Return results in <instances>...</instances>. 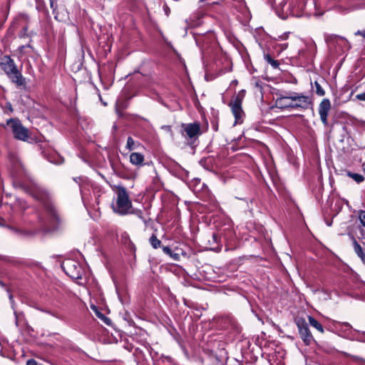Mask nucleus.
<instances>
[{"mask_svg":"<svg viewBox=\"0 0 365 365\" xmlns=\"http://www.w3.org/2000/svg\"><path fill=\"white\" fill-rule=\"evenodd\" d=\"M116 193V205L113 207L114 212L121 215L131 213L132 202L125 188L118 187Z\"/></svg>","mask_w":365,"mask_h":365,"instance_id":"f257e3e1","label":"nucleus"},{"mask_svg":"<svg viewBox=\"0 0 365 365\" xmlns=\"http://www.w3.org/2000/svg\"><path fill=\"white\" fill-rule=\"evenodd\" d=\"M0 66L11 81L17 86H22L24 84V78L21 73L17 70L14 61L9 56H4L1 60Z\"/></svg>","mask_w":365,"mask_h":365,"instance_id":"f03ea898","label":"nucleus"},{"mask_svg":"<svg viewBox=\"0 0 365 365\" xmlns=\"http://www.w3.org/2000/svg\"><path fill=\"white\" fill-rule=\"evenodd\" d=\"M283 100L290 101V102L287 103V106L291 108H301L307 109L312 103V101L308 96L298 93H294L289 96L284 97L283 98Z\"/></svg>","mask_w":365,"mask_h":365,"instance_id":"7ed1b4c3","label":"nucleus"},{"mask_svg":"<svg viewBox=\"0 0 365 365\" xmlns=\"http://www.w3.org/2000/svg\"><path fill=\"white\" fill-rule=\"evenodd\" d=\"M7 125L11 128L14 137L23 141L28 140L29 130L27 128L24 127L22 124L15 119H10L7 121Z\"/></svg>","mask_w":365,"mask_h":365,"instance_id":"20e7f679","label":"nucleus"},{"mask_svg":"<svg viewBox=\"0 0 365 365\" xmlns=\"http://www.w3.org/2000/svg\"><path fill=\"white\" fill-rule=\"evenodd\" d=\"M229 106L231 107L232 114L235 118V124L240 123L242 118L244 115V112L242 109V98L237 96L233 98Z\"/></svg>","mask_w":365,"mask_h":365,"instance_id":"39448f33","label":"nucleus"},{"mask_svg":"<svg viewBox=\"0 0 365 365\" xmlns=\"http://www.w3.org/2000/svg\"><path fill=\"white\" fill-rule=\"evenodd\" d=\"M182 134L190 138L197 137L200 134L199 123H182L181 125Z\"/></svg>","mask_w":365,"mask_h":365,"instance_id":"423d86ee","label":"nucleus"},{"mask_svg":"<svg viewBox=\"0 0 365 365\" xmlns=\"http://www.w3.org/2000/svg\"><path fill=\"white\" fill-rule=\"evenodd\" d=\"M331 110V102L327 98H324L319 106L320 119L324 125L328 124V115Z\"/></svg>","mask_w":365,"mask_h":365,"instance_id":"0eeeda50","label":"nucleus"},{"mask_svg":"<svg viewBox=\"0 0 365 365\" xmlns=\"http://www.w3.org/2000/svg\"><path fill=\"white\" fill-rule=\"evenodd\" d=\"M301 338L307 345H309L313 341V336L304 322L297 324Z\"/></svg>","mask_w":365,"mask_h":365,"instance_id":"6e6552de","label":"nucleus"},{"mask_svg":"<svg viewBox=\"0 0 365 365\" xmlns=\"http://www.w3.org/2000/svg\"><path fill=\"white\" fill-rule=\"evenodd\" d=\"M144 156L139 153H132L130 155V162L136 166H140L143 164Z\"/></svg>","mask_w":365,"mask_h":365,"instance_id":"1a4fd4ad","label":"nucleus"},{"mask_svg":"<svg viewBox=\"0 0 365 365\" xmlns=\"http://www.w3.org/2000/svg\"><path fill=\"white\" fill-rule=\"evenodd\" d=\"M351 239L353 240L354 252L361 259L362 262L365 264V252H363L361 247L353 236H351Z\"/></svg>","mask_w":365,"mask_h":365,"instance_id":"9d476101","label":"nucleus"},{"mask_svg":"<svg viewBox=\"0 0 365 365\" xmlns=\"http://www.w3.org/2000/svg\"><path fill=\"white\" fill-rule=\"evenodd\" d=\"M327 41H329L330 43H339L341 45H345V44H348V41H346V39H345L343 37H341V36H330L327 38Z\"/></svg>","mask_w":365,"mask_h":365,"instance_id":"9b49d317","label":"nucleus"},{"mask_svg":"<svg viewBox=\"0 0 365 365\" xmlns=\"http://www.w3.org/2000/svg\"><path fill=\"white\" fill-rule=\"evenodd\" d=\"M308 319H309V322L310 324V325L313 327H314L315 329H317L319 331H320L321 333H323L324 332V329H323V327L322 326V324L318 322L317 321L314 317H308Z\"/></svg>","mask_w":365,"mask_h":365,"instance_id":"f8f14e48","label":"nucleus"},{"mask_svg":"<svg viewBox=\"0 0 365 365\" xmlns=\"http://www.w3.org/2000/svg\"><path fill=\"white\" fill-rule=\"evenodd\" d=\"M47 210L51 217L56 222H58L60 221L59 217L57 214V212L55 207L52 205H48L47 207Z\"/></svg>","mask_w":365,"mask_h":365,"instance_id":"ddd939ff","label":"nucleus"},{"mask_svg":"<svg viewBox=\"0 0 365 365\" xmlns=\"http://www.w3.org/2000/svg\"><path fill=\"white\" fill-rule=\"evenodd\" d=\"M347 175L358 183L361 182L364 180V176L361 174L352 173L349 172Z\"/></svg>","mask_w":365,"mask_h":365,"instance_id":"4468645a","label":"nucleus"},{"mask_svg":"<svg viewBox=\"0 0 365 365\" xmlns=\"http://www.w3.org/2000/svg\"><path fill=\"white\" fill-rule=\"evenodd\" d=\"M150 243L154 249H157L160 246L161 242L155 235H153L150 238Z\"/></svg>","mask_w":365,"mask_h":365,"instance_id":"2eb2a0df","label":"nucleus"},{"mask_svg":"<svg viewBox=\"0 0 365 365\" xmlns=\"http://www.w3.org/2000/svg\"><path fill=\"white\" fill-rule=\"evenodd\" d=\"M264 59L267 61V63L271 64V66L273 68H277L279 66V63L277 61L274 60L269 55H265Z\"/></svg>","mask_w":365,"mask_h":365,"instance_id":"dca6fc26","label":"nucleus"},{"mask_svg":"<svg viewBox=\"0 0 365 365\" xmlns=\"http://www.w3.org/2000/svg\"><path fill=\"white\" fill-rule=\"evenodd\" d=\"M314 86H315V88H316V93H317V94L318 96H324L325 92H324V89L322 88V86H320V84L317 81L314 82Z\"/></svg>","mask_w":365,"mask_h":365,"instance_id":"f3484780","label":"nucleus"},{"mask_svg":"<svg viewBox=\"0 0 365 365\" xmlns=\"http://www.w3.org/2000/svg\"><path fill=\"white\" fill-rule=\"evenodd\" d=\"M126 148L129 150H134L135 148V141L131 137H128L126 143Z\"/></svg>","mask_w":365,"mask_h":365,"instance_id":"a211bd4d","label":"nucleus"},{"mask_svg":"<svg viewBox=\"0 0 365 365\" xmlns=\"http://www.w3.org/2000/svg\"><path fill=\"white\" fill-rule=\"evenodd\" d=\"M121 240L124 244L128 243L130 242L129 235L126 232L122 233Z\"/></svg>","mask_w":365,"mask_h":365,"instance_id":"6ab92c4d","label":"nucleus"},{"mask_svg":"<svg viewBox=\"0 0 365 365\" xmlns=\"http://www.w3.org/2000/svg\"><path fill=\"white\" fill-rule=\"evenodd\" d=\"M359 217L361 223L365 227V211L361 210Z\"/></svg>","mask_w":365,"mask_h":365,"instance_id":"aec40b11","label":"nucleus"},{"mask_svg":"<svg viewBox=\"0 0 365 365\" xmlns=\"http://www.w3.org/2000/svg\"><path fill=\"white\" fill-rule=\"evenodd\" d=\"M91 308L96 312V314L98 316V318L102 319L106 318V317L98 310L96 307L91 306Z\"/></svg>","mask_w":365,"mask_h":365,"instance_id":"412c9836","label":"nucleus"},{"mask_svg":"<svg viewBox=\"0 0 365 365\" xmlns=\"http://www.w3.org/2000/svg\"><path fill=\"white\" fill-rule=\"evenodd\" d=\"M26 365H37V362L34 359H29L27 361Z\"/></svg>","mask_w":365,"mask_h":365,"instance_id":"4be33fe9","label":"nucleus"},{"mask_svg":"<svg viewBox=\"0 0 365 365\" xmlns=\"http://www.w3.org/2000/svg\"><path fill=\"white\" fill-rule=\"evenodd\" d=\"M355 35L356 36H361L365 38V31H357L355 33Z\"/></svg>","mask_w":365,"mask_h":365,"instance_id":"5701e85b","label":"nucleus"},{"mask_svg":"<svg viewBox=\"0 0 365 365\" xmlns=\"http://www.w3.org/2000/svg\"><path fill=\"white\" fill-rule=\"evenodd\" d=\"M357 98L365 101V93L357 95Z\"/></svg>","mask_w":365,"mask_h":365,"instance_id":"b1692460","label":"nucleus"},{"mask_svg":"<svg viewBox=\"0 0 365 365\" xmlns=\"http://www.w3.org/2000/svg\"><path fill=\"white\" fill-rule=\"evenodd\" d=\"M115 110H116V113H117L119 115H121V113H120V107H119L118 103H117V104H116V106H115Z\"/></svg>","mask_w":365,"mask_h":365,"instance_id":"393cba45","label":"nucleus"},{"mask_svg":"<svg viewBox=\"0 0 365 365\" xmlns=\"http://www.w3.org/2000/svg\"><path fill=\"white\" fill-rule=\"evenodd\" d=\"M50 4H51V7L55 10L56 9V6H54V0H50Z\"/></svg>","mask_w":365,"mask_h":365,"instance_id":"a878e982","label":"nucleus"},{"mask_svg":"<svg viewBox=\"0 0 365 365\" xmlns=\"http://www.w3.org/2000/svg\"><path fill=\"white\" fill-rule=\"evenodd\" d=\"M163 251L165 252V253H169L170 252V249L168 247H163Z\"/></svg>","mask_w":365,"mask_h":365,"instance_id":"bb28decb","label":"nucleus"},{"mask_svg":"<svg viewBox=\"0 0 365 365\" xmlns=\"http://www.w3.org/2000/svg\"><path fill=\"white\" fill-rule=\"evenodd\" d=\"M103 321H104L107 324H109V322H110V319H108L107 317H106V318L103 319Z\"/></svg>","mask_w":365,"mask_h":365,"instance_id":"cd10ccee","label":"nucleus"},{"mask_svg":"<svg viewBox=\"0 0 365 365\" xmlns=\"http://www.w3.org/2000/svg\"><path fill=\"white\" fill-rule=\"evenodd\" d=\"M360 233H361V235L362 236H363V235H364V233H365L364 230V229H361V230H360Z\"/></svg>","mask_w":365,"mask_h":365,"instance_id":"c85d7f7f","label":"nucleus"},{"mask_svg":"<svg viewBox=\"0 0 365 365\" xmlns=\"http://www.w3.org/2000/svg\"><path fill=\"white\" fill-rule=\"evenodd\" d=\"M363 166H364V170L365 172V163H364Z\"/></svg>","mask_w":365,"mask_h":365,"instance_id":"c756f323","label":"nucleus"},{"mask_svg":"<svg viewBox=\"0 0 365 365\" xmlns=\"http://www.w3.org/2000/svg\"><path fill=\"white\" fill-rule=\"evenodd\" d=\"M213 238H214L215 240V238H216V236H215V235H213Z\"/></svg>","mask_w":365,"mask_h":365,"instance_id":"7c9ffc66","label":"nucleus"}]
</instances>
